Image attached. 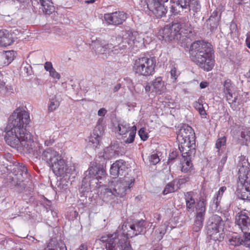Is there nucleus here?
Segmentation results:
<instances>
[{
    "label": "nucleus",
    "instance_id": "obj_15",
    "mask_svg": "<svg viewBox=\"0 0 250 250\" xmlns=\"http://www.w3.org/2000/svg\"><path fill=\"white\" fill-rule=\"evenodd\" d=\"M135 43V38L134 36L132 33L128 31L123 35L122 42L118 45L114 46V49L112 50V51H114L115 53H119L122 50L134 46Z\"/></svg>",
    "mask_w": 250,
    "mask_h": 250
},
{
    "label": "nucleus",
    "instance_id": "obj_21",
    "mask_svg": "<svg viewBox=\"0 0 250 250\" xmlns=\"http://www.w3.org/2000/svg\"><path fill=\"white\" fill-rule=\"evenodd\" d=\"M207 200L204 198L201 197L197 201L195 207V217L205 219L206 212Z\"/></svg>",
    "mask_w": 250,
    "mask_h": 250
},
{
    "label": "nucleus",
    "instance_id": "obj_20",
    "mask_svg": "<svg viewBox=\"0 0 250 250\" xmlns=\"http://www.w3.org/2000/svg\"><path fill=\"white\" fill-rule=\"evenodd\" d=\"M104 133V127L102 125L95 126L93 131V135L90 136L89 140L90 145H92L93 147H97L99 144L101 137Z\"/></svg>",
    "mask_w": 250,
    "mask_h": 250
},
{
    "label": "nucleus",
    "instance_id": "obj_53",
    "mask_svg": "<svg viewBox=\"0 0 250 250\" xmlns=\"http://www.w3.org/2000/svg\"><path fill=\"white\" fill-rule=\"evenodd\" d=\"M115 245L116 242H114L110 239L108 243H106L105 248L106 250H116L115 249Z\"/></svg>",
    "mask_w": 250,
    "mask_h": 250
},
{
    "label": "nucleus",
    "instance_id": "obj_4",
    "mask_svg": "<svg viewBox=\"0 0 250 250\" xmlns=\"http://www.w3.org/2000/svg\"><path fill=\"white\" fill-rule=\"evenodd\" d=\"M174 34H175L176 40L181 43L187 42L193 35L190 24L186 17L178 18L175 19L169 26Z\"/></svg>",
    "mask_w": 250,
    "mask_h": 250
},
{
    "label": "nucleus",
    "instance_id": "obj_40",
    "mask_svg": "<svg viewBox=\"0 0 250 250\" xmlns=\"http://www.w3.org/2000/svg\"><path fill=\"white\" fill-rule=\"evenodd\" d=\"M118 128L120 134L125 135L129 131V125L128 123L123 122L119 124Z\"/></svg>",
    "mask_w": 250,
    "mask_h": 250
},
{
    "label": "nucleus",
    "instance_id": "obj_52",
    "mask_svg": "<svg viewBox=\"0 0 250 250\" xmlns=\"http://www.w3.org/2000/svg\"><path fill=\"white\" fill-rule=\"evenodd\" d=\"M189 180V177H186L182 178H180L177 180L176 188L177 189L180 188V187L182 184H183Z\"/></svg>",
    "mask_w": 250,
    "mask_h": 250
},
{
    "label": "nucleus",
    "instance_id": "obj_25",
    "mask_svg": "<svg viewBox=\"0 0 250 250\" xmlns=\"http://www.w3.org/2000/svg\"><path fill=\"white\" fill-rule=\"evenodd\" d=\"M185 199L186 201V210L189 213L194 211V209L196 202L193 198V192H188L185 194Z\"/></svg>",
    "mask_w": 250,
    "mask_h": 250
},
{
    "label": "nucleus",
    "instance_id": "obj_61",
    "mask_svg": "<svg viewBox=\"0 0 250 250\" xmlns=\"http://www.w3.org/2000/svg\"><path fill=\"white\" fill-rule=\"evenodd\" d=\"M145 91L146 93L149 94L150 93L154 92L152 91L153 87L151 85V82L148 83L145 87Z\"/></svg>",
    "mask_w": 250,
    "mask_h": 250
},
{
    "label": "nucleus",
    "instance_id": "obj_33",
    "mask_svg": "<svg viewBox=\"0 0 250 250\" xmlns=\"http://www.w3.org/2000/svg\"><path fill=\"white\" fill-rule=\"evenodd\" d=\"M229 244L234 247H238L241 245L243 246L244 242L242 240V237L238 235L232 236L229 239Z\"/></svg>",
    "mask_w": 250,
    "mask_h": 250
},
{
    "label": "nucleus",
    "instance_id": "obj_32",
    "mask_svg": "<svg viewBox=\"0 0 250 250\" xmlns=\"http://www.w3.org/2000/svg\"><path fill=\"white\" fill-rule=\"evenodd\" d=\"M177 180H174L169 183H168L165 188L164 190L163 191V193L164 195H166L169 193L174 192L177 190L176 188Z\"/></svg>",
    "mask_w": 250,
    "mask_h": 250
},
{
    "label": "nucleus",
    "instance_id": "obj_5",
    "mask_svg": "<svg viewBox=\"0 0 250 250\" xmlns=\"http://www.w3.org/2000/svg\"><path fill=\"white\" fill-rule=\"evenodd\" d=\"M156 61L154 57H142L136 59L133 70L139 76H149L155 72Z\"/></svg>",
    "mask_w": 250,
    "mask_h": 250
},
{
    "label": "nucleus",
    "instance_id": "obj_18",
    "mask_svg": "<svg viewBox=\"0 0 250 250\" xmlns=\"http://www.w3.org/2000/svg\"><path fill=\"white\" fill-rule=\"evenodd\" d=\"M146 223L143 219L136 220L133 222L132 224H126L123 225V229L126 228L127 229V226L130 228L132 234L134 235H138L143 233L146 229Z\"/></svg>",
    "mask_w": 250,
    "mask_h": 250
},
{
    "label": "nucleus",
    "instance_id": "obj_55",
    "mask_svg": "<svg viewBox=\"0 0 250 250\" xmlns=\"http://www.w3.org/2000/svg\"><path fill=\"white\" fill-rule=\"evenodd\" d=\"M135 135L133 132H129V137L124 140L126 144L132 143L134 142Z\"/></svg>",
    "mask_w": 250,
    "mask_h": 250
},
{
    "label": "nucleus",
    "instance_id": "obj_29",
    "mask_svg": "<svg viewBox=\"0 0 250 250\" xmlns=\"http://www.w3.org/2000/svg\"><path fill=\"white\" fill-rule=\"evenodd\" d=\"M184 161L182 162L181 171L184 173H193L194 171L192 168L193 165L191 163V159L184 158Z\"/></svg>",
    "mask_w": 250,
    "mask_h": 250
},
{
    "label": "nucleus",
    "instance_id": "obj_49",
    "mask_svg": "<svg viewBox=\"0 0 250 250\" xmlns=\"http://www.w3.org/2000/svg\"><path fill=\"white\" fill-rule=\"evenodd\" d=\"M149 160L152 164L156 165L160 162V159L157 154L154 153L150 155Z\"/></svg>",
    "mask_w": 250,
    "mask_h": 250
},
{
    "label": "nucleus",
    "instance_id": "obj_7",
    "mask_svg": "<svg viewBox=\"0 0 250 250\" xmlns=\"http://www.w3.org/2000/svg\"><path fill=\"white\" fill-rule=\"evenodd\" d=\"M3 157L10 163L9 165L6 164V167L8 170H11L14 175L12 181L16 183V185H20V183L23 182L28 175L27 167L23 164L13 161L11 154H5Z\"/></svg>",
    "mask_w": 250,
    "mask_h": 250
},
{
    "label": "nucleus",
    "instance_id": "obj_54",
    "mask_svg": "<svg viewBox=\"0 0 250 250\" xmlns=\"http://www.w3.org/2000/svg\"><path fill=\"white\" fill-rule=\"evenodd\" d=\"M177 156V153L176 151H173L172 152L169 156L168 159V164L170 165L171 163H172L174 160L176 159Z\"/></svg>",
    "mask_w": 250,
    "mask_h": 250
},
{
    "label": "nucleus",
    "instance_id": "obj_46",
    "mask_svg": "<svg viewBox=\"0 0 250 250\" xmlns=\"http://www.w3.org/2000/svg\"><path fill=\"white\" fill-rule=\"evenodd\" d=\"M226 138L224 136L223 137H221L218 138L215 144V147L218 149V152H219V150L222 147L226 145Z\"/></svg>",
    "mask_w": 250,
    "mask_h": 250
},
{
    "label": "nucleus",
    "instance_id": "obj_31",
    "mask_svg": "<svg viewBox=\"0 0 250 250\" xmlns=\"http://www.w3.org/2000/svg\"><path fill=\"white\" fill-rule=\"evenodd\" d=\"M106 44L104 40L96 39L92 41L91 46L96 53V52H100L101 48L105 46Z\"/></svg>",
    "mask_w": 250,
    "mask_h": 250
},
{
    "label": "nucleus",
    "instance_id": "obj_26",
    "mask_svg": "<svg viewBox=\"0 0 250 250\" xmlns=\"http://www.w3.org/2000/svg\"><path fill=\"white\" fill-rule=\"evenodd\" d=\"M37 1L42 6L44 14L50 15L54 11V7L51 0H37Z\"/></svg>",
    "mask_w": 250,
    "mask_h": 250
},
{
    "label": "nucleus",
    "instance_id": "obj_23",
    "mask_svg": "<svg viewBox=\"0 0 250 250\" xmlns=\"http://www.w3.org/2000/svg\"><path fill=\"white\" fill-rule=\"evenodd\" d=\"M151 82V85L153 87L152 91H154L157 94L163 93L166 89L165 83L163 81L161 77H158L153 80Z\"/></svg>",
    "mask_w": 250,
    "mask_h": 250
},
{
    "label": "nucleus",
    "instance_id": "obj_45",
    "mask_svg": "<svg viewBox=\"0 0 250 250\" xmlns=\"http://www.w3.org/2000/svg\"><path fill=\"white\" fill-rule=\"evenodd\" d=\"M173 3H176L178 6H179L182 9H186L188 5V2L191 0H172Z\"/></svg>",
    "mask_w": 250,
    "mask_h": 250
},
{
    "label": "nucleus",
    "instance_id": "obj_60",
    "mask_svg": "<svg viewBox=\"0 0 250 250\" xmlns=\"http://www.w3.org/2000/svg\"><path fill=\"white\" fill-rule=\"evenodd\" d=\"M230 33H235L237 30V26L236 24L234 22H231L229 25Z\"/></svg>",
    "mask_w": 250,
    "mask_h": 250
},
{
    "label": "nucleus",
    "instance_id": "obj_3",
    "mask_svg": "<svg viewBox=\"0 0 250 250\" xmlns=\"http://www.w3.org/2000/svg\"><path fill=\"white\" fill-rule=\"evenodd\" d=\"M238 167L237 197L244 201L250 202V169L248 160L244 159L240 161Z\"/></svg>",
    "mask_w": 250,
    "mask_h": 250
},
{
    "label": "nucleus",
    "instance_id": "obj_8",
    "mask_svg": "<svg viewBox=\"0 0 250 250\" xmlns=\"http://www.w3.org/2000/svg\"><path fill=\"white\" fill-rule=\"evenodd\" d=\"M134 182L135 179L132 177H120L115 183H111L110 188L108 190L115 196L123 197L126 194V190L133 186Z\"/></svg>",
    "mask_w": 250,
    "mask_h": 250
},
{
    "label": "nucleus",
    "instance_id": "obj_10",
    "mask_svg": "<svg viewBox=\"0 0 250 250\" xmlns=\"http://www.w3.org/2000/svg\"><path fill=\"white\" fill-rule=\"evenodd\" d=\"M177 140L179 143H195V135L192 128L188 125L184 124L179 130Z\"/></svg>",
    "mask_w": 250,
    "mask_h": 250
},
{
    "label": "nucleus",
    "instance_id": "obj_16",
    "mask_svg": "<svg viewBox=\"0 0 250 250\" xmlns=\"http://www.w3.org/2000/svg\"><path fill=\"white\" fill-rule=\"evenodd\" d=\"M127 167L126 162L123 160L116 161L111 166L110 174L115 178L119 176H127Z\"/></svg>",
    "mask_w": 250,
    "mask_h": 250
},
{
    "label": "nucleus",
    "instance_id": "obj_64",
    "mask_svg": "<svg viewBox=\"0 0 250 250\" xmlns=\"http://www.w3.org/2000/svg\"><path fill=\"white\" fill-rule=\"evenodd\" d=\"M246 43L247 47L250 49V32H248L247 34Z\"/></svg>",
    "mask_w": 250,
    "mask_h": 250
},
{
    "label": "nucleus",
    "instance_id": "obj_43",
    "mask_svg": "<svg viewBox=\"0 0 250 250\" xmlns=\"http://www.w3.org/2000/svg\"><path fill=\"white\" fill-rule=\"evenodd\" d=\"M59 245V243L52 239H51L47 244L43 250H57V249L58 248Z\"/></svg>",
    "mask_w": 250,
    "mask_h": 250
},
{
    "label": "nucleus",
    "instance_id": "obj_59",
    "mask_svg": "<svg viewBox=\"0 0 250 250\" xmlns=\"http://www.w3.org/2000/svg\"><path fill=\"white\" fill-rule=\"evenodd\" d=\"M44 69L48 72H50L52 70L54 69L53 65L51 62H46L44 64Z\"/></svg>",
    "mask_w": 250,
    "mask_h": 250
},
{
    "label": "nucleus",
    "instance_id": "obj_39",
    "mask_svg": "<svg viewBox=\"0 0 250 250\" xmlns=\"http://www.w3.org/2000/svg\"><path fill=\"white\" fill-rule=\"evenodd\" d=\"M14 52L13 51H5L4 55L2 56V58L6 62H4V63L6 65L10 63L14 60Z\"/></svg>",
    "mask_w": 250,
    "mask_h": 250
},
{
    "label": "nucleus",
    "instance_id": "obj_2",
    "mask_svg": "<svg viewBox=\"0 0 250 250\" xmlns=\"http://www.w3.org/2000/svg\"><path fill=\"white\" fill-rule=\"evenodd\" d=\"M211 46L203 41H197L191 43L189 51L191 61L207 71L214 66V51Z\"/></svg>",
    "mask_w": 250,
    "mask_h": 250
},
{
    "label": "nucleus",
    "instance_id": "obj_58",
    "mask_svg": "<svg viewBox=\"0 0 250 250\" xmlns=\"http://www.w3.org/2000/svg\"><path fill=\"white\" fill-rule=\"evenodd\" d=\"M226 189H227V188L226 187L223 186V187H221L219 188V190L217 192L215 193V194H214V196L218 197L219 198H220V199H222L223 195Z\"/></svg>",
    "mask_w": 250,
    "mask_h": 250
},
{
    "label": "nucleus",
    "instance_id": "obj_62",
    "mask_svg": "<svg viewBox=\"0 0 250 250\" xmlns=\"http://www.w3.org/2000/svg\"><path fill=\"white\" fill-rule=\"evenodd\" d=\"M121 250H133L129 242L125 241L124 244L121 245Z\"/></svg>",
    "mask_w": 250,
    "mask_h": 250
},
{
    "label": "nucleus",
    "instance_id": "obj_56",
    "mask_svg": "<svg viewBox=\"0 0 250 250\" xmlns=\"http://www.w3.org/2000/svg\"><path fill=\"white\" fill-rule=\"evenodd\" d=\"M49 76L54 79L59 80L61 78L60 74L55 69L49 72Z\"/></svg>",
    "mask_w": 250,
    "mask_h": 250
},
{
    "label": "nucleus",
    "instance_id": "obj_12",
    "mask_svg": "<svg viewBox=\"0 0 250 250\" xmlns=\"http://www.w3.org/2000/svg\"><path fill=\"white\" fill-rule=\"evenodd\" d=\"M168 0H152L147 3V8L156 18H161L165 16L167 12V8L164 4Z\"/></svg>",
    "mask_w": 250,
    "mask_h": 250
},
{
    "label": "nucleus",
    "instance_id": "obj_50",
    "mask_svg": "<svg viewBox=\"0 0 250 250\" xmlns=\"http://www.w3.org/2000/svg\"><path fill=\"white\" fill-rule=\"evenodd\" d=\"M241 137L246 140L250 139V128L244 129L241 133Z\"/></svg>",
    "mask_w": 250,
    "mask_h": 250
},
{
    "label": "nucleus",
    "instance_id": "obj_6",
    "mask_svg": "<svg viewBox=\"0 0 250 250\" xmlns=\"http://www.w3.org/2000/svg\"><path fill=\"white\" fill-rule=\"evenodd\" d=\"M224 222L220 216L214 214L212 215L207 222V235L211 240L214 241H222L224 233L221 232L224 226Z\"/></svg>",
    "mask_w": 250,
    "mask_h": 250
},
{
    "label": "nucleus",
    "instance_id": "obj_14",
    "mask_svg": "<svg viewBox=\"0 0 250 250\" xmlns=\"http://www.w3.org/2000/svg\"><path fill=\"white\" fill-rule=\"evenodd\" d=\"M127 14L125 12L118 11L105 14L104 19L108 24L117 26L125 21L127 19Z\"/></svg>",
    "mask_w": 250,
    "mask_h": 250
},
{
    "label": "nucleus",
    "instance_id": "obj_22",
    "mask_svg": "<svg viewBox=\"0 0 250 250\" xmlns=\"http://www.w3.org/2000/svg\"><path fill=\"white\" fill-rule=\"evenodd\" d=\"M175 34H174L169 25H167L160 31L159 39L166 42H169L173 40H176Z\"/></svg>",
    "mask_w": 250,
    "mask_h": 250
},
{
    "label": "nucleus",
    "instance_id": "obj_47",
    "mask_svg": "<svg viewBox=\"0 0 250 250\" xmlns=\"http://www.w3.org/2000/svg\"><path fill=\"white\" fill-rule=\"evenodd\" d=\"M117 233L115 232L113 234H109L107 237L106 236H102L101 238V241L103 242L108 243V242L111 239L113 240L114 242H116V240L118 237Z\"/></svg>",
    "mask_w": 250,
    "mask_h": 250
},
{
    "label": "nucleus",
    "instance_id": "obj_35",
    "mask_svg": "<svg viewBox=\"0 0 250 250\" xmlns=\"http://www.w3.org/2000/svg\"><path fill=\"white\" fill-rule=\"evenodd\" d=\"M192 10L194 12H198L200 10L201 6L198 0H191L188 2V5L186 9Z\"/></svg>",
    "mask_w": 250,
    "mask_h": 250
},
{
    "label": "nucleus",
    "instance_id": "obj_42",
    "mask_svg": "<svg viewBox=\"0 0 250 250\" xmlns=\"http://www.w3.org/2000/svg\"><path fill=\"white\" fill-rule=\"evenodd\" d=\"M224 93H230L231 91H233V86L231 83V81L229 79L226 80L224 82Z\"/></svg>",
    "mask_w": 250,
    "mask_h": 250
},
{
    "label": "nucleus",
    "instance_id": "obj_44",
    "mask_svg": "<svg viewBox=\"0 0 250 250\" xmlns=\"http://www.w3.org/2000/svg\"><path fill=\"white\" fill-rule=\"evenodd\" d=\"M248 231L243 232V235L242 237V240L244 242L243 246L246 247H250V232Z\"/></svg>",
    "mask_w": 250,
    "mask_h": 250
},
{
    "label": "nucleus",
    "instance_id": "obj_13",
    "mask_svg": "<svg viewBox=\"0 0 250 250\" xmlns=\"http://www.w3.org/2000/svg\"><path fill=\"white\" fill-rule=\"evenodd\" d=\"M235 223L242 232L250 229V213L246 210L238 212L235 217Z\"/></svg>",
    "mask_w": 250,
    "mask_h": 250
},
{
    "label": "nucleus",
    "instance_id": "obj_17",
    "mask_svg": "<svg viewBox=\"0 0 250 250\" xmlns=\"http://www.w3.org/2000/svg\"><path fill=\"white\" fill-rule=\"evenodd\" d=\"M178 146L183 158L191 159L192 157L195 154V142H193V144L192 143L189 144L188 142L179 143Z\"/></svg>",
    "mask_w": 250,
    "mask_h": 250
},
{
    "label": "nucleus",
    "instance_id": "obj_11",
    "mask_svg": "<svg viewBox=\"0 0 250 250\" xmlns=\"http://www.w3.org/2000/svg\"><path fill=\"white\" fill-rule=\"evenodd\" d=\"M49 165L54 174L58 176H62L71 172V169L67 168L66 162L61 154Z\"/></svg>",
    "mask_w": 250,
    "mask_h": 250
},
{
    "label": "nucleus",
    "instance_id": "obj_63",
    "mask_svg": "<svg viewBox=\"0 0 250 250\" xmlns=\"http://www.w3.org/2000/svg\"><path fill=\"white\" fill-rule=\"evenodd\" d=\"M55 140L53 139H49L44 141V145L46 146H50L53 145Z\"/></svg>",
    "mask_w": 250,
    "mask_h": 250
},
{
    "label": "nucleus",
    "instance_id": "obj_24",
    "mask_svg": "<svg viewBox=\"0 0 250 250\" xmlns=\"http://www.w3.org/2000/svg\"><path fill=\"white\" fill-rule=\"evenodd\" d=\"M14 42L12 35L6 30H0V46H7Z\"/></svg>",
    "mask_w": 250,
    "mask_h": 250
},
{
    "label": "nucleus",
    "instance_id": "obj_48",
    "mask_svg": "<svg viewBox=\"0 0 250 250\" xmlns=\"http://www.w3.org/2000/svg\"><path fill=\"white\" fill-rule=\"evenodd\" d=\"M226 99L229 104L236 103L237 100V96H233L232 91H231L230 93H225Z\"/></svg>",
    "mask_w": 250,
    "mask_h": 250
},
{
    "label": "nucleus",
    "instance_id": "obj_34",
    "mask_svg": "<svg viewBox=\"0 0 250 250\" xmlns=\"http://www.w3.org/2000/svg\"><path fill=\"white\" fill-rule=\"evenodd\" d=\"M12 86L5 85V82L0 80V93L2 95L9 94L12 92Z\"/></svg>",
    "mask_w": 250,
    "mask_h": 250
},
{
    "label": "nucleus",
    "instance_id": "obj_30",
    "mask_svg": "<svg viewBox=\"0 0 250 250\" xmlns=\"http://www.w3.org/2000/svg\"><path fill=\"white\" fill-rule=\"evenodd\" d=\"M221 199L214 195L210 204L209 208L212 212H219L221 207L220 202Z\"/></svg>",
    "mask_w": 250,
    "mask_h": 250
},
{
    "label": "nucleus",
    "instance_id": "obj_38",
    "mask_svg": "<svg viewBox=\"0 0 250 250\" xmlns=\"http://www.w3.org/2000/svg\"><path fill=\"white\" fill-rule=\"evenodd\" d=\"M204 219L195 217L194 224L193 225V230L195 232L199 231L203 227Z\"/></svg>",
    "mask_w": 250,
    "mask_h": 250
},
{
    "label": "nucleus",
    "instance_id": "obj_41",
    "mask_svg": "<svg viewBox=\"0 0 250 250\" xmlns=\"http://www.w3.org/2000/svg\"><path fill=\"white\" fill-rule=\"evenodd\" d=\"M60 105L59 101L56 98H52L49 101V104L48 107L49 112H52L56 110Z\"/></svg>",
    "mask_w": 250,
    "mask_h": 250
},
{
    "label": "nucleus",
    "instance_id": "obj_51",
    "mask_svg": "<svg viewBox=\"0 0 250 250\" xmlns=\"http://www.w3.org/2000/svg\"><path fill=\"white\" fill-rule=\"evenodd\" d=\"M138 134L141 139L143 141L146 140L148 138V135L147 133L145 131L144 128H141L139 130Z\"/></svg>",
    "mask_w": 250,
    "mask_h": 250
},
{
    "label": "nucleus",
    "instance_id": "obj_9",
    "mask_svg": "<svg viewBox=\"0 0 250 250\" xmlns=\"http://www.w3.org/2000/svg\"><path fill=\"white\" fill-rule=\"evenodd\" d=\"M84 175L85 176L82 181L83 183L90 182V179H96L98 181L102 179L105 177L106 171L103 166L93 165L90 167L85 172Z\"/></svg>",
    "mask_w": 250,
    "mask_h": 250
},
{
    "label": "nucleus",
    "instance_id": "obj_19",
    "mask_svg": "<svg viewBox=\"0 0 250 250\" xmlns=\"http://www.w3.org/2000/svg\"><path fill=\"white\" fill-rule=\"evenodd\" d=\"M221 19V13L217 10H214L211 14L209 18L207 20V27L211 32L215 31Z\"/></svg>",
    "mask_w": 250,
    "mask_h": 250
},
{
    "label": "nucleus",
    "instance_id": "obj_28",
    "mask_svg": "<svg viewBox=\"0 0 250 250\" xmlns=\"http://www.w3.org/2000/svg\"><path fill=\"white\" fill-rule=\"evenodd\" d=\"M119 155V151L115 149L114 146H109L104 149L103 157L104 159H110Z\"/></svg>",
    "mask_w": 250,
    "mask_h": 250
},
{
    "label": "nucleus",
    "instance_id": "obj_57",
    "mask_svg": "<svg viewBox=\"0 0 250 250\" xmlns=\"http://www.w3.org/2000/svg\"><path fill=\"white\" fill-rule=\"evenodd\" d=\"M170 77L171 79L172 80L173 82H175L176 81V79L178 76V75L177 74L176 69L175 67L171 69L170 72Z\"/></svg>",
    "mask_w": 250,
    "mask_h": 250
},
{
    "label": "nucleus",
    "instance_id": "obj_37",
    "mask_svg": "<svg viewBox=\"0 0 250 250\" xmlns=\"http://www.w3.org/2000/svg\"><path fill=\"white\" fill-rule=\"evenodd\" d=\"M167 225L166 224L161 225L159 228L156 230L155 233L157 234V239L159 240H161L163 238V236L165 234L167 231Z\"/></svg>",
    "mask_w": 250,
    "mask_h": 250
},
{
    "label": "nucleus",
    "instance_id": "obj_1",
    "mask_svg": "<svg viewBox=\"0 0 250 250\" xmlns=\"http://www.w3.org/2000/svg\"><path fill=\"white\" fill-rule=\"evenodd\" d=\"M30 122L29 113L24 108L15 109L9 117L5 128L4 140L11 147L31 153L36 158H41L49 165L60 154L54 147L43 149L41 144L34 141L33 136L26 129Z\"/></svg>",
    "mask_w": 250,
    "mask_h": 250
},
{
    "label": "nucleus",
    "instance_id": "obj_36",
    "mask_svg": "<svg viewBox=\"0 0 250 250\" xmlns=\"http://www.w3.org/2000/svg\"><path fill=\"white\" fill-rule=\"evenodd\" d=\"M202 103V101L199 99L198 102L194 103V107L203 118H205L207 114Z\"/></svg>",
    "mask_w": 250,
    "mask_h": 250
},
{
    "label": "nucleus",
    "instance_id": "obj_27",
    "mask_svg": "<svg viewBox=\"0 0 250 250\" xmlns=\"http://www.w3.org/2000/svg\"><path fill=\"white\" fill-rule=\"evenodd\" d=\"M113 47L114 46H112V44L107 43L105 46L101 48L100 52H96V54L99 56V57L105 60L107 58L108 56L111 55V53L115 54L114 51H112V50L114 49Z\"/></svg>",
    "mask_w": 250,
    "mask_h": 250
}]
</instances>
